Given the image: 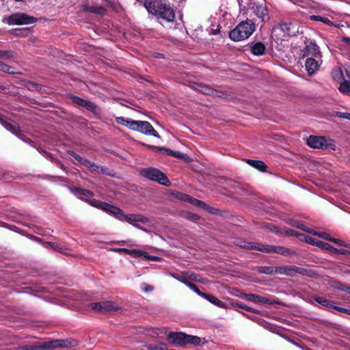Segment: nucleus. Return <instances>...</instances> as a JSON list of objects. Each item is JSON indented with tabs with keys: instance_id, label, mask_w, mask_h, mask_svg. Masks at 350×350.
<instances>
[{
	"instance_id": "obj_41",
	"label": "nucleus",
	"mask_w": 350,
	"mask_h": 350,
	"mask_svg": "<svg viewBox=\"0 0 350 350\" xmlns=\"http://www.w3.org/2000/svg\"><path fill=\"white\" fill-rule=\"evenodd\" d=\"M148 349L150 350H167V346L163 343L158 345H150Z\"/></svg>"
},
{
	"instance_id": "obj_56",
	"label": "nucleus",
	"mask_w": 350,
	"mask_h": 350,
	"mask_svg": "<svg viewBox=\"0 0 350 350\" xmlns=\"http://www.w3.org/2000/svg\"><path fill=\"white\" fill-rule=\"evenodd\" d=\"M143 286H145V288H144L145 292H151L153 291V287L150 285H148L147 284H143Z\"/></svg>"
},
{
	"instance_id": "obj_50",
	"label": "nucleus",
	"mask_w": 350,
	"mask_h": 350,
	"mask_svg": "<svg viewBox=\"0 0 350 350\" xmlns=\"http://www.w3.org/2000/svg\"><path fill=\"white\" fill-rule=\"evenodd\" d=\"M306 241L308 243H310L312 245H316V243L319 241V240H316L315 239L312 238V237H306Z\"/></svg>"
},
{
	"instance_id": "obj_9",
	"label": "nucleus",
	"mask_w": 350,
	"mask_h": 350,
	"mask_svg": "<svg viewBox=\"0 0 350 350\" xmlns=\"http://www.w3.org/2000/svg\"><path fill=\"white\" fill-rule=\"evenodd\" d=\"M90 307L100 314H107L119 310V307L111 301L91 303Z\"/></svg>"
},
{
	"instance_id": "obj_42",
	"label": "nucleus",
	"mask_w": 350,
	"mask_h": 350,
	"mask_svg": "<svg viewBox=\"0 0 350 350\" xmlns=\"http://www.w3.org/2000/svg\"><path fill=\"white\" fill-rule=\"evenodd\" d=\"M191 204L198 206L199 207H202L203 208H209L207 204H206L204 202L199 200L196 198H192Z\"/></svg>"
},
{
	"instance_id": "obj_20",
	"label": "nucleus",
	"mask_w": 350,
	"mask_h": 350,
	"mask_svg": "<svg viewBox=\"0 0 350 350\" xmlns=\"http://www.w3.org/2000/svg\"><path fill=\"white\" fill-rule=\"evenodd\" d=\"M147 147L149 148H151V149H154V150H159L160 151H164L168 155L173 156L176 158L183 159L186 156V154L183 152L174 151L171 149H168V148H160V147H157V146H150V145H147Z\"/></svg>"
},
{
	"instance_id": "obj_33",
	"label": "nucleus",
	"mask_w": 350,
	"mask_h": 350,
	"mask_svg": "<svg viewBox=\"0 0 350 350\" xmlns=\"http://www.w3.org/2000/svg\"><path fill=\"white\" fill-rule=\"evenodd\" d=\"M338 89L340 92L348 94L350 93V84L348 81H345L341 83Z\"/></svg>"
},
{
	"instance_id": "obj_16",
	"label": "nucleus",
	"mask_w": 350,
	"mask_h": 350,
	"mask_svg": "<svg viewBox=\"0 0 350 350\" xmlns=\"http://www.w3.org/2000/svg\"><path fill=\"white\" fill-rule=\"evenodd\" d=\"M322 64L321 57L315 58V57H307L305 66L308 73L310 75L314 74L319 68L320 65Z\"/></svg>"
},
{
	"instance_id": "obj_2",
	"label": "nucleus",
	"mask_w": 350,
	"mask_h": 350,
	"mask_svg": "<svg viewBox=\"0 0 350 350\" xmlns=\"http://www.w3.org/2000/svg\"><path fill=\"white\" fill-rule=\"evenodd\" d=\"M256 30V25L251 20H246L239 23L229 33L230 38L235 42L247 39Z\"/></svg>"
},
{
	"instance_id": "obj_62",
	"label": "nucleus",
	"mask_w": 350,
	"mask_h": 350,
	"mask_svg": "<svg viewBox=\"0 0 350 350\" xmlns=\"http://www.w3.org/2000/svg\"><path fill=\"white\" fill-rule=\"evenodd\" d=\"M341 290L350 293V286H344L342 288H341Z\"/></svg>"
},
{
	"instance_id": "obj_5",
	"label": "nucleus",
	"mask_w": 350,
	"mask_h": 350,
	"mask_svg": "<svg viewBox=\"0 0 350 350\" xmlns=\"http://www.w3.org/2000/svg\"><path fill=\"white\" fill-rule=\"evenodd\" d=\"M140 174L144 177L159 183L167 186L170 182L167 176L160 170L153 167L143 169L140 171Z\"/></svg>"
},
{
	"instance_id": "obj_30",
	"label": "nucleus",
	"mask_w": 350,
	"mask_h": 350,
	"mask_svg": "<svg viewBox=\"0 0 350 350\" xmlns=\"http://www.w3.org/2000/svg\"><path fill=\"white\" fill-rule=\"evenodd\" d=\"M42 245L44 247L47 249L51 248L55 251L60 252L62 250V246L55 242H43Z\"/></svg>"
},
{
	"instance_id": "obj_37",
	"label": "nucleus",
	"mask_w": 350,
	"mask_h": 350,
	"mask_svg": "<svg viewBox=\"0 0 350 350\" xmlns=\"http://www.w3.org/2000/svg\"><path fill=\"white\" fill-rule=\"evenodd\" d=\"M174 196L178 200H180L185 201V202H189L190 203L192 200V198L190 197L189 196L183 193H180V192H178L176 194H174Z\"/></svg>"
},
{
	"instance_id": "obj_27",
	"label": "nucleus",
	"mask_w": 350,
	"mask_h": 350,
	"mask_svg": "<svg viewBox=\"0 0 350 350\" xmlns=\"http://www.w3.org/2000/svg\"><path fill=\"white\" fill-rule=\"evenodd\" d=\"M314 300L319 304L327 308L331 309L334 308V303L328 299L321 297H315Z\"/></svg>"
},
{
	"instance_id": "obj_1",
	"label": "nucleus",
	"mask_w": 350,
	"mask_h": 350,
	"mask_svg": "<svg viewBox=\"0 0 350 350\" xmlns=\"http://www.w3.org/2000/svg\"><path fill=\"white\" fill-rule=\"evenodd\" d=\"M144 5L149 13L167 22H173L175 19L174 10L169 4L163 3L161 0H145Z\"/></svg>"
},
{
	"instance_id": "obj_49",
	"label": "nucleus",
	"mask_w": 350,
	"mask_h": 350,
	"mask_svg": "<svg viewBox=\"0 0 350 350\" xmlns=\"http://www.w3.org/2000/svg\"><path fill=\"white\" fill-rule=\"evenodd\" d=\"M189 281H198V275L193 273L187 272Z\"/></svg>"
},
{
	"instance_id": "obj_58",
	"label": "nucleus",
	"mask_w": 350,
	"mask_h": 350,
	"mask_svg": "<svg viewBox=\"0 0 350 350\" xmlns=\"http://www.w3.org/2000/svg\"><path fill=\"white\" fill-rule=\"evenodd\" d=\"M191 282V281H189L188 280L187 282H186L185 284L187 286H188L190 289L193 290L195 286H196V285L193 283Z\"/></svg>"
},
{
	"instance_id": "obj_6",
	"label": "nucleus",
	"mask_w": 350,
	"mask_h": 350,
	"mask_svg": "<svg viewBox=\"0 0 350 350\" xmlns=\"http://www.w3.org/2000/svg\"><path fill=\"white\" fill-rule=\"evenodd\" d=\"M76 342L75 340H55L49 342H44L42 346L37 347L33 345L24 346L23 347V350H36L38 349H52V348H57V347H70L75 346Z\"/></svg>"
},
{
	"instance_id": "obj_17",
	"label": "nucleus",
	"mask_w": 350,
	"mask_h": 350,
	"mask_svg": "<svg viewBox=\"0 0 350 350\" xmlns=\"http://www.w3.org/2000/svg\"><path fill=\"white\" fill-rule=\"evenodd\" d=\"M167 339L175 345L183 346L187 344V334L183 332H171L167 336Z\"/></svg>"
},
{
	"instance_id": "obj_8",
	"label": "nucleus",
	"mask_w": 350,
	"mask_h": 350,
	"mask_svg": "<svg viewBox=\"0 0 350 350\" xmlns=\"http://www.w3.org/2000/svg\"><path fill=\"white\" fill-rule=\"evenodd\" d=\"M131 130L139 131L146 135H152L155 137L160 138V135L148 121L135 120Z\"/></svg>"
},
{
	"instance_id": "obj_64",
	"label": "nucleus",
	"mask_w": 350,
	"mask_h": 350,
	"mask_svg": "<svg viewBox=\"0 0 350 350\" xmlns=\"http://www.w3.org/2000/svg\"><path fill=\"white\" fill-rule=\"evenodd\" d=\"M342 40H343L345 43L350 44V38H348V37H344V38H342Z\"/></svg>"
},
{
	"instance_id": "obj_57",
	"label": "nucleus",
	"mask_w": 350,
	"mask_h": 350,
	"mask_svg": "<svg viewBox=\"0 0 350 350\" xmlns=\"http://www.w3.org/2000/svg\"><path fill=\"white\" fill-rule=\"evenodd\" d=\"M191 282V281H189L188 280L187 282H186L185 284L187 286H188L190 289L193 290L195 286H196V285L193 283Z\"/></svg>"
},
{
	"instance_id": "obj_26",
	"label": "nucleus",
	"mask_w": 350,
	"mask_h": 350,
	"mask_svg": "<svg viewBox=\"0 0 350 350\" xmlns=\"http://www.w3.org/2000/svg\"><path fill=\"white\" fill-rule=\"evenodd\" d=\"M116 120L118 124L124 125L130 129H133V126H134L135 122V120L126 118L124 117H118L116 118Z\"/></svg>"
},
{
	"instance_id": "obj_59",
	"label": "nucleus",
	"mask_w": 350,
	"mask_h": 350,
	"mask_svg": "<svg viewBox=\"0 0 350 350\" xmlns=\"http://www.w3.org/2000/svg\"><path fill=\"white\" fill-rule=\"evenodd\" d=\"M323 23L325 24L328 25L329 26H333V23L329 20L327 18L324 17V19H323Z\"/></svg>"
},
{
	"instance_id": "obj_47",
	"label": "nucleus",
	"mask_w": 350,
	"mask_h": 350,
	"mask_svg": "<svg viewBox=\"0 0 350 350\" xmlns=\"http://www.w3.org/2000/svg\"><path fill=\"white\" fill-rule=\"evenodd\" d=\"M187 272H183L180 274L178 280L183 284H185L188 281V278H187Z\"/></svg>"
},
{
	"instance_id": "obj_24",
	"label": "nucleus",
	"mask_w": 350,
	"mask_h": 350,
	"mask_svg": "<svg viewBox=\"0 0 350 350\" xmlns=\"http://www.w3.org/2000/svg\"><path fill=\"white\" fill-rule=\"evenodd\" d=\"M246 162L251 166L260 171H265L267 165L262 161L246 159Z\"/></svg>"
},
{
	"instance_id": "obj_21",
	"label": "nucleus",
	"mask_w": 350,
	"mask_h": 350,
	"mask_svg": "<svg viewBox=\"0 0 350 350\" xmlns=\"http://www.w3.org/2000/svg\"><path fill=\"white\" fill-rule=\"evenodd\" d=\"M69 190L75 194L77 198L80 199H83L81 196H84L86 197H92L93 196V193L88 189H84L75 187H69Z\"/></svg>"
},
{
	"instance_id": "obj_60",
	"label": "nucleus",
	"mask_w": 350,
	"mask_h": 350,
	"mask_svg": "<svg viewBox=\"0 0 350 350\" xmlns=\"http://www.w3.org/2000/svg\"><path fill=\"white\" fill-rule=\"evenodd\" d=\"M219 32V29L218 28H217V29H211V30L209 31V33H209L210 35H216V34H217Z\"/></svg>"
},
{
	"instance_id": "obj_54",
	"label": "nucleus",
	"mask_w": 350,
	"mask_h": 350,
	"mask_svg": "<svg viewBox=\"0 0 350 350\" xmlns=\"http://www.w3.org/2000/svg\"><path fill=\"white\" fill-rule=\"evenodd\" d=\"M237 306H238L239 308H243V309H244V310H247V311H250V312H255V310H253L252 308L248 307V306H245V305H243V304H237Z\"/></svg>"
},
{
	"instance_id": "obj_43",
	"label": "nucleus",
	"mask_w": 350,
	"mask_h": 350,
	"mask_svg": "<svg viewBox=\"0 0 350 350\" xmlns=\"http://www.w3.org/2000/svg\"><path fill=\"white\" fill-rule=\"evenodd\" d=\"M310 233L314 235H317V236H318L319 237H321V238H323V239H324L325 240L329 241H330L331 238H332V237H330V236L327 233L323 232H318L312 230V231H310Z\"/></svg>"
},
{
	"instance_id": "obj_28",
	"label": "nucleus",
	"mask_w": 350,
	"mask_h": 350,
	"mask_svg": "<svg viewBox=\"0 0 350 350\" xmlns=\"http://www.w3.org/2000/svg\"><path fill=\"white\" fill-rule=\"evenodd\" d=\"M204 299H206L207 301H208L211 304H213L219 308L225 307V304L224 302H222L221 301L218 299L216 297H215L212 295L206 294Z\"/></svg>"
},
{
	"instance_id": "obj_25",
	"label": "nucleus",
	"mask_w": 350,
	"mask_h": 350,
	"mask_svg": "<svg viewBox=\"0 0 350 350\" xmlns=\"http://www.w3.org/2000/svg\"><path fill=\"white\" fill-rule=\"evenodd\" d=\"M84 8L89 12L95 13L100 15H104L106 12L105 8L102 6L85 5Z\"/></svg>"
},
{
	"instance_id": "obj_13",
	"label": "nucleus",
	"mask_w": 350,
	"mask_h": 350,
	"mask_svg": "<svg viewBox=\"0 0 350 350\" xmlns=\"http://www.w3.org/2000/svg\"><path fill=\"white\" fill-rule=\"evenodd\" d=\"M250 9L252 12L260 19L262 23L265 22L266 20L269 18V11L265 5L254 3L252 4Z\"/></svg>"
},
{
	"instance_id": "obj_23",
	"label": "nucleus",
	"mask_w": 350,
	"mask_h": 350,
	"mask_svg": "<svg viewBox=\"0 0 350 350\" xmlns=\"http://www.w3.org/2000/svg\"><path fill=\"white\" fill-rule=\"evenodd\" d=\"M295 269L294 265L291 266H282V267H275V274H284L290 276H293V270Z\"/></svg>"
},
{
	"instance_id": "obj_55",
	"label": "nucleus",
	"mask_w": 350,
	"mask_h": 350,
	"mask_svg": "<svg viewBox=\"0 0 350 350\" xmlns=\"http://www.w3.org/2000/svg\"><path fill=\"white\" fill-rule=\"evenodd\" d=\"M193 291L196 294H198V295H200V297H203V298H204V297H205V296H206V293H203V292L200 291L198 288V287H197L196 286H195V288H194V289H193Z\"/></svg>"
},
{
	"instance_id": "obj_38",
	"label": "nucleus",
	"mask_w": 350,
	"mask_h": 350,
	"mask_svg": "<svg viewBox=\"0 0 350 350\" xmlns=\"http://www.w3.org/2000/svg\"><path fill=\"white\" fill-rule=\"evenodd\" d=\"M316 246L319 247V248H321L323 250H327L329 252H331L332 247H333L331 245H329L325 242L321 241H319L318 242H317Z\"/></svg>"
},
{
	"instance_id": "obj_4",
	"label": "nucleus",
	"mask_w": 350,
	"mask_h": 350,
	"mask_svg": "<svg viewBox=\"0 0 350 350\" xmlns=\"http://www.w3.org/2000/svg\"><path fill=\"white\" fill-rule=\"evenodd\" d=\"M307 144L314 148H336V143L333 139L321 136L310 135L307 139Z\"/></svg>"
},
{
	"instance_id": "obj_34",
	"label": "nucleus",
	"mask_w": 350,
	"mask_h": 350,
	"mask_svg": "<svg viewBox=\"0 0 350 350\" xmlns=\"http://www.w3.org/2000/svg\"><path fill=\"white\" fill-rule=\"evenodd\" d=\"M0 70L9 74H14V68L0 62Z\"/></svg>"
},
{
	"instance_id": "obj_39",
	"label": "nucleus",
	"mask_w": 350,
	"mask_h": 350,
	"mask_svg": "<svg viewBox=\"0 0 350 350\" xmlns=\"http://www.w3.org/2000/svg\"><path fill=\"white\" fill-rule=\"evenodd\" d=\"M200 342V338L198 336L187 335V344L198 345Z\"/></svg>"
},
{
	"instance_id": "obj_63",
	"label": "nucleus",
	"mask_w": 350,
	"mask_h": 350,
	"mask_svg": "<svg viewBox=\"0 0 350 350\" xmlns=\"http://www.w3.org/2000/svg\"><path fill=\"white\" fill-rule=\"evenodd\" d=\"M116 251L118 252H124V253L126 254V251H128V249H126V248H118V249H116Z\"/></svg>"
},
{
	"instance_id": "obj_32",
	"label": "nucleus",
	"mask_w": 350,
	"mask_h": 350,
	"mask_svg": "<svg viewBox=\"0 0 350 350\" xmlns=\"http://www.w3.org/2000/svg\"><path fill=\"white\" fill-rule=\"evenodd\" d=\"M275 267L263 266L259 268V272L265 274H275Z\"/></svg>"
},
{
	"instance_id": "obj_53",
	"label": "nucleus",
	"mask_w": 350,
	"mask_h": 350,
	"mask_svg": "<svg viewBox=\"0 0 350 350\" xmlns=\"http://www.w3.org/2000/svg\"><path fill=\"white\" fill-rule=\"evenodd\" d=\"M333 309H335L338 311L342 312L347 313V314H350V310H349V309H346V308L338 307V306H334Z\"/></svg>"
},
{
	"instance_id": "obj_61",
	"label": "nucleus",
	"mask_w": 350,
	"mask_h": 350,
	"mask_svg": "<svg viewBox=\"0 0 350 350\" xmlns=\"http://www.w3.org/2000/svg\"><path fill=\"white\" fill-rule=\"evenodd\" d=\"M341 290L350 293V286H344L342 288H341Z\"/></svg>"
},
{
	"instance_id": "obj_15",
	"label": "nucleus",
	"mask_w": 350,
	"mask_h": 350,
	"mask_svg": "<svg viewBox=\"0 0 350 350\" xmlns=\"http://www.w3.org/2000/svg\"><path fill=\"white\" fill-rule=\"evenodd\" d=\"M189 85L193 89L198 90L204 94L221 96L216 90L213 89L209 85L196 82H190Z\"/></svg>"
},
{
	"instance_id": "obj_7",
	"label": "nucleus",
	"mask_w": 350,
	"mask_h": 350,
	"mask_svg": "<svg viewBox=\"0 0 350 350\" xmlns=\"http://www.w3.org/2000/svg\"><path fill=\"white\" fill-rule=\"evenodd\" d=\"M7 23L10 25H29L36 22V19L25 13H15L8 17Z\"/></svg>"
},
{
	"instance_id": "obj_12",
	"label": "nucleus",
	"mask_w": 350,
	"mask_h": 350,
	"mask_svg": "<svg viewBox=\"0 0 350 350\" xmlns=\"http://www.w3.org/2000/svg\"><path fill=\"white\" fill-rule=\"evenodd\" d=\"M72 100L73 103H76L78 105L85 107L86 109L94 113L96 115H98L100 113V108L94 103L88 100L83 99L79 96H73L72 98Z\"/></svg>"
},
{
	"instance_id": "obj_29",
	"label": "nucleus",
	"mask_w": 350,
	"mask_h": 350,
	"mask_svg": "<svg viewBox=\"0 0 350 350\" xmlns=\"http://www.w3.org/2000/svg\"><path fill=\"white\" fill-rule=\"evenodd\" d=\"M126 254H129L131 256H133L135 257H141L144 256L146 258L148 259H156L155 257L150 258L149 256L147 255V254L144 252L137 250H129L128 249V251H126Z\"/></svg>"
},
{
	"instance_id": "obj_44",
	"label": "nucleus",
	"mask_w": 350,
	"mask_h": 350,
	"mask_svg": "<svg viewBox=\"0 0 350 350\" xmlns=\"http://www.w3.org/2000/svg\"><path fill=\"white\" fill-rule=\"evenodd\" d=\"M12 57H13V53L12 51L0 50V58L11 59Z\"/></svg>"
},
{
	"instance_id": "obj_36",
	"label": "nucleus",
	"mask_w": 350,
	"mask_h": 350,
	"mask_svg": "<svg viewBox=\"0 0 350 350\" xmlns=\"http://www.w3.org/2000/svg\"><path fill=\"white\" fill-rule=\"evenodd\" d=\"M81 164L88 168H92L94 171H97L99 168V166L96 165L94 163H93L86 159H83Z\"/></svg>"
},
{
	"instance_id": "obj_3",
	"label": "nucleus",
	"mask_w": 350,
	"mask_h": 350,
	"mask_svg": "<svg viewBox=\"0 0 350 350\" xmlns=\"http://www.w3.org/2000/svg\"><path fill=\"white\" fill-rule=\"evenodd\" d=\"M244 247L256 250L262 252L266 253H277L283 256H291L296 254L295 251L282 246H272L263 244H254L247 243L243 245Z\"/></svg>"
},
{
	"instance_id": "obj_31",
	"label": "nucleus",
	"mask_w": 350,
	"mask_h": 350,
	"mask_svg": "<svg viewBox=\"0 0 350 350\" xmlns=\"http://www.w3.org/2000/svg\"><path fill=\"white\" fill-rule=\"evenodd\" d=\"M332 75L333 77V79L336 81H342L344 79L342 70L340 68L333 70Z\"/></svg>"
},
{
	"instance_id": "obj_14",
	"label": "nucleus",
	"mask_w": 350,
	"mask_h": 350,
	"mask_svg": "<svg viewBox=\"0 0 350 350\" xmlns=\"http://www.w3.org/2000/svg\"><path fill=\"white\" fill-rule=\"evenodd\" d=\"M90 204L97 208H99L111 215H118L120 213L119 211V208L116 207L113 205L109 204L108 203L100 202V201H94L90 202Z\"/></svg>"
},
{
	"instance_id": "obj_52",
	"label": "nucleus",
	"mask_w": 350,
	"mask_h": 350,
	"mask_svg": "<svg viewBox=\"0 0 350 350\" xmlns=\"http://www.w3.org/2000/svg\"><path fill=\"white\" fill-rule=\"evenodd\" d=\"M310 18L312 21H321L323 23V19H324V17H322L321 16L312 15L310 16Z\"/></svg>"
},
{
	"instance_id": "obj_48",
	"label": "nucleus",
	"mask_w": 350,
	"mask_h": 350,
	"mask_svg": "<svg viewBox=\"0 0 350 350\" xmlns=\"http://www.w3.org/2000/svg\"><path fill=\"white\" fill-rule=\"evenodd\" d=\"M295 226L297 228L301 229V230H302L304 231L308 232L309 233H310V231H312V230H311L310 228L306 226L302 223H298L297 224L295 225Z\"/></svg>"
},
{
	"instance_id": "obj_46",
	"label": "nucleus",
	"mask_w": 350,
	"mask_h": 350,
	"mask_svg": "<svg viewBox=\"0 0 350 350\" xmlns=\"http://www.w3.org/2000/svg\"><path fill=\"white\" fill-rule=\"evenodd\" d=\"M330 241L334 242L338 245L344 246L346 247L349 246V245L347 243H346L345 241H343L340 239L331 238Z\"/></svg>"
},
{
	"instance_id": "obj_40",
	"label": "nucleus",
	"mask_w": 350,
	"mask_h": 350,
	"mask_svg": "<svg viewBox=\"0 0 350 350\" xmlns=\"http://www.w3.org/2000/svg\"><path fill=\"white\" fill-rule=\"evenodd\" d=\"M330 252L332 254H342V255H349L350 254V252L346 249H337L334 247H332V249Z\"/></svg>"
},
{
	"instance_id": "obj_11",
	"label": "nucleus",
	"mask_w": 350,
	"mask_h": 350,
	"mask_svg": "<svg viewBox=\"0 0 350 350\" xmlns=\"http://www.w3.org/2000/svg\"><path fill=\"white\" fill-rule=\"evenodd\" d=\"M119 211L120 212L118 215H113L115 217L121 221H126L131 224H134L135 222L139 223H146L147 221V219L139 214H131V215H125L124 212L119 208Z\"/></svg>"
},
{
	"instance_id": "obj_35",
	"label": "nucleus",
	"mask_w": 350,
	"mask_h": 350,
	"mask_svg": "<svg viewBox=\"0 0 350 350\" xmlns=\"http://www.w3.org/2000/svg\"><path fill=\"white\" fill-rule=\"evenodd\" d=\"M291 23H282L280 25V29L282 31H283L284 35L290 36L291 33Z\"/></svg>"
},
{
	"instance_id": "obj_22",
	"label": "nucleus",
	"mask_w": 350,
	"mask_h": 350,
	"mask_svg": "<svg viewBox=\"0 0 350 350\" xmlns=\"http://www.w3.org/2000/svg\"><path fill=\"white\" fill-rule=\"evenodd\" d=\"M251 53L256 56H260L264 54L265 51V46L260 42L252 43L250 44Z\"/></svg>"
},
{
	"instance_id": "obj_51",
	"label": "nucleus",
	"mask_w": 350,
	"mask_h": 350,
	"mask_svg": "<svg viewBox=\"0 0 350 350\" xmlns=\"http://www.w3.org/2000/svg\"><path fill=\"white\" fill-rule=\"evenodd\" d=\"M72 157L75 159L77 160V161L80 162L81 163H82L83 162V160L84 158H83L82 157H81L80 155H79L78 154L75 153V152H72L71 154Z\"/></svg>"
},
{
	"instance_id": "obj_19",
	"label": "nucleus",
	"mask_w": 350,
	"mask_h": 350,
	"mask_svg": "<svg viewBox=\"0 0 350 350\" xmlns=\"http://www.w3.org/2000/svg\"><path fill=\"white\" fill-rule=\"evenodd\" d=\"M244 297L247 300L254 303H263L269 305H272L275 303V301L270 299L269 298L262 297L256 294H245Z\"/></svg>"
},
{
	"instance_id": "obj_10",
	"label": "nucleus",
	"mask_w": 350,
	"mask_h": 350,
	"mask_svg": "<svg viewBox=\"0 0 350 350\" xmlns=\"http://www.w3.org/2000/svg\"><path fill=\"white\" fill-rule=\"evenodd\" d=\"M0 123L12 133L18 137L22 140L25 141L23 137V135L21 133L18 124L10 119H8L5 116L0 114Z\"/></svg>"
},
{
	"instance_id": "obj_45",
	"label": "nucleus",
	"mask_w": 350,
	"mask_h": 350,
	"mask_svg": "<svg viewBox=\"0 0 350 350\" xmlns=\"http://www.w3.org/2000/svg\"><path fill=\"white\" fill-rule=\"evenodd\" d=\"M295 273H299L301 275H307L308 274V270L304 268L298 267L295 266V269L293 270V275H294Z\"/></svg>"
},
{
	"instance_id": "obj_18",
	"label": "nucleus",
	"mask_w": 350,
	"mask_h": 350,
	"mask_svg": "<svg viewBox=\"0 0 350 350\" xmlns=\"http://www.w3.org/2000/svg\"><path fill=\"white\" fill-rule=\"evenodd\" d=\"M304 56L315 58L322 57L319 47L314 42H310L306 45L304 49Z\"/></svg>"
}]
</instances>
